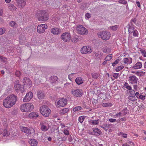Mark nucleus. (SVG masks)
<instances>
[{
	"instance_id": "20e7f679",
	"label": "nucleus",
	"mask_w": 146,
	"mask_h": 146,
	"mask_svg": "<svg viewBox=\"0 0 146 146\" xmlns=\"http://www.w3.org/2000/svg\"><path fill=\"white\" fill-rule=\"evenodd\" d=\"M40 111L42 114L45 117H48L51 113V110L46 105H44L40 108Z\"/></svg>"
},
{
	"instance_id": "a878e982",
	"label": "nucleus",
	"mask_w": 146,
	"mask_h": 146,
	"mask_svg": "<svg viewBox=\"0 0 146 146\" xmlns=\"http://www.w3.org/2000/svg\"><path fill=\"white\" fill-rule=\"evenodd\" d=\"M93 131L95 133V135H97L98 134L101 135L102 134V133L100 130L98 128H94Z\"/></svg>"
},
{
	"instance_id": "a18cd8bd",
	"label": "nucleus",
	"mask_w": 146,
	"mask_h": 146,
	"mask_svg": "<svg viewBox=\"0 0 146 146\" xmlns=\"http://www.w3.org/2000/svg\"><path fill=\"white\" fill-rule=\"evenodd\" d=\"M118 2L120 3L123 4H126L127 3V2L124 0H119L118 1Z\"/></svg>"
},
{
	"instance_id": "7ed1b4c3",
	"label": "nucleus",
	"mask_w": 146,
	"mask_h": 146,
	"mask_svg": "<svg viewBox=\"0 0 146 146\" xmlns=\"http://www.w3.org/2000/svg\"><path fill=\"white\" fill-rule=\"evenodd\" d=\"M20 109L23 112H29L33 110L34 106L32 104L27 103L21 105Z\"/></svg>"
},
{
	"instance_id": "bf43d9fd",
	"label": "nucleus",
	"mask_w": 146,
	"mask_h": 146,
	"mask_svg": "<svg viewBox=\"0 0 146 146\" xmlns=\"http://www.w3.org/2000/svg\"><path fill=\"white\" fill-rule=\"evenodd\" d=\"M131 90V91H130V94L132 95V96H133V95H134V94H135V91L133 90Z\"/></svg>"
},
{
	"instance_id": "338daca9",
	"label": "nucleus",
	"mask_w": 146,
	"mask_h": 146,
	"mask_svg": "<svg viewBox=\"0 0 146 146\" xmlns=\"http://www.w3.org/2000/svg\"><path fill=\"white\" fill-rule=\"evenodd\" d=\"M136 21H137V20L136 19L134 18L133 19L131 20V21H132L134 23V24H135Z\"/></svg>"
},
{
	"instance_id": "052dcab7",
	"label": "nucleus",
	"mask_w": 146,
	"mask_h": 146,
	"mask_svg": "<svg viewBox=\"0 0 146 146\" xmlns=\"http://www.w3.org/2000/svg\"><path fill=\"white\" fill-rule=\"evenodd\" d=\"M100 54V53L99 52H96L95 55L96 57L99 56Z\"/></svg>"
},
{
	"instance_id": "864d4df0",
	"label": "nucleus",
	"mask_w": 146,
	"mask_h": 146,
	"mask_svg": "<svg viewBox=\"0 0 146 146\" xmlns=\"http://www.w3.org/2000/svg\"><path fill=\"white\" fill-rule=\"evenodd\" d=\"M145 96H143V95H141L139 96V97H138V98L141 99V100H144L145 99Z\"/></svg>"
},
{
	"instance_id": "de8ad7c7",
	"label": "nucleus",
	"mask_w": 146,
	"mask_h": 146,
	"mask_svg": "<svg viewBox=\"0 0 146 146\" xmlns=\"http://www.w3.org/2000/svg\"><path fill=\"white\" fill-rule=\"evenodd\" d=\"M5 32V29H2V28H0V35H2Z\"/></svg>"
},
{
	"instance_id": "4d7b16f0",
	"label": "nucleus",
	"mask_w": 146,
	"mask_h": 146,
	"mask_svg": "<svg viewBox=\"0 0 146 146\" xmlns=\"http://www.w3.org/2000/svg\"><path fill=\"white\" fill-rule=\"evenodd\" d=\"M116 119H115L110 118L109 119V121L111 122H113L116 121Z\"/></svg>"
},
{
	"instance_id": "393cba45",
	"label": "nucleus",
	"mask_w": 146,
	"mask_h": 146,
	"mask_svg": "<svg viewBox=\"0 0 146 146\" xmlns=\"http://www.w3.org/2000/svg\"><path fill=\"white\" fill-rule=\"evenodd\" d=\"M58 79V77L56 76H53L51 77V82L52 85H55L56 82Z\"/></svg>"
},
{
	"instance_id": "c756f323",
	"label": "nucleus",
	"mask_w": 146,
	"mask_h": 146,
	"mask_svg": "<svg viewBox=\"0 0 146 146\" xmlns=\"http://www.w3.org/2000/svg\"><path fill=\"white\" fill-rule=\"evenodd\" d=\"M8 8L11 10H16L17 9L16 7L12 4H10L8 6Z\"/></svg>"
},
{
	"instance_id": "423d86ee",
	"label": "nucleus",
	"mask_w": 146,
	"mask_h": 146,
	"mask_svg": "<svg viewBox=\"0 0 146 146\" xmlns=\"http://www.w3.org/2000/svg\"><path fill=\"white\" fill-rule=\"evenodd\" d=\"M76 30L80 34L86 35L88 33V30L82 25H78L76 28Z\"/></svg>"
},
{
	"instance_id": "4468645a",
	"label": "nucleus",
	"mask_w": 146,
	"mask_h": 146,
	"mask_svg": "<svg viewBox=\"0 0 146 146\" xmlns=\"http://www.w3.org/2000/svg\"><path fill=\"white\" fill-rule=\"evenodd\" d=\"M33 94L31 92H30L27 93L25 97L23 99V101L24 102H27L29 101L33 98Z\"/></svg>"
},
{
	"instance_id": "cd10ccee",
	"label": "nucleus",
	"mask_w": 146,
	"mask_h": 146,
	"mask_svg": "<svg viewBox=\"0 0 146 146\" xmlns=\"http://www.w3.org/2000/svg\"><path fill=\"white\" fill-rule=\"evenodd\" d=\"M7 59L6 57L0 55V60L1 61L3 62L6 64L7 62Z\"/></svg>"
},
{
	"instance_id": "6e6552de",
	"label": "nucleus",
	"mask_w": 146,
	"mask_h": 146,
	"mask_svg": "<svg viewBox=\"0 0 146 146\" xmlns=\"http://www.w3.org/2000/svg\"><path fill=\"white\" fill-rule=\"evenodd\" d=\"M60 38L64 41L69 42L70 40L71 35L69 33L65 32L61 35Z\"/></svg>"
},
{
	"instance_id": "e433bc0d",
	"label": "nucleus",
	"mask_w": 146,
	"mask_h": 146,
	"mask_svg": "<svg viewBox=\"0 0 146 146\" xmlns=\"http://www.w3.org/2000/svg\"><path fill=\"white\" fill-rule=\"evenodd\" d=\"M124 67L123 66L121 65L117 67L115 69V70L116 72H119Z\"/></svg>"
},
{
	"instance_id": "13d9d810",
	"label": "nucleus",
	"mask_w": 146,
	"mask_h": 146,
	"mask_svg": "<svg viewBox=\"0 0 146 146\" xmlns=\"http://www.w3.org/2000/svg\"><path fill=\"white\" fill-rule=\"evenodd\" d=\"M118 75H119V74L118 73H115L113 75V77H114L116 79L118 78Z\"/></svg>"
},
{
	"instance_id": "4c0bfd02",
	"label": "nucleus",
	"mask_w": 146,
	"mask_h": 146,
	"mask_svg": "<svg viewBox=\"0 0 146 146\" xmlns=\"http://www.w3.org/2000/svg\"><path fill=\"white\" fill-rule=\"evenodd\" d=\"M82 108L81 106H77L73 108V110L74 111H77L81 109Z\"/></svg>"
},
{
	"instance_id": "a19ab883",
	"label": "nucleus",
	"mask_w": 146,
	"mask_h": 146,
	"mask_svg": "<svg viewBox=\"0 0 146 146\" xmlns=\"http://www.w3.org/2000/svg\"><path fill=\"white\" fill-rule=\"evenodd\" d=\"M127 108H124V109H123L121 112H122V113H123V115H126L127 113Z\"/></svg>"
},
{
	"instance_id": "c03bdc74",
	"label": "nucleus",
	"mask_w": 146,
	"mask_h": 146,
	"mask_svg": "<svg viewBox=\"0 0 146 146\" xmlns=\"http://www.w3.org/2000/svg\"><path fill=\"white\" fill-rule=\"evenodd\" d=\"M119 61V59H117L115 60V62L113 63L112 64V66H115V65L117 64Z\"/></svg>"
},
{
	"instance_id": "2f4dec72",
	"label": "nucleus",
	"mask_w": 146,
	"mask_h": 146,
	"mask_svg": "<svg viewBox=\"0 0 146 146\" xmlns=\"http://www.w3.org/2000/svg\"><path fill=\"white\" fill-rule=\"evenodd\" d=\"M112 105L110 103H104L102 104V106L104 107H111Z\"/></svg>"
},
{
	"instance_id": "aec40b11",
	"label": "nucleus",
	"mask_w": 146,
	"mask_h": 146,
	"mask_svg": "<svg viewBox=\"0 0 146 146\" xmlns=\"http://www.w3.org/2000/svg\"><path fill=\"white\" fill-rule=\"evenodd\" d=\"M75 81L77 84L80 85L83 83L84 80L81 77H78L76 79Z\"/></svg>"
},
{
	"instance_id": "e2e57ef3",
	"label": "nucleus",
	"mask_w": 146,
	"mask_h": 146,
	"mask_svg": "<svg viewBox=\"0 0 146 146\" xmlns=\"http://www.w3.org/2000/svg\"><path fill=\"white\" fill-rule=\"evenodd\" d=\"M111 28L113 30L115 31L117 29V27L116 25H115L114 26H112L111 27Z\"/></svg>"
},
{
	"instance_id": "7c9ffc66",
	"label": "nucleus",
	"mask_w": 146,
	"mask_h": 146,
	"mask_svg": "<svg viewBox=\"0 0 146 146\" xmlns=\"http://www.w3.org/2000/svg\"><path fill=\"white\" fill-rule=\"evenodd\" d=\"M21 84H19V80H16L15 82V85L14 87L15 88H17V87L18 88L21 86Z\"/></svg>"
},
{
	"instance_id": "412c9836",
	"label": "nucleus",
	"mask_w": 146,
	"mask_h": 146,
	"mask_svg": "<svg viewBox=\"0 0 146 146\" xmlns=\"http://www.w3.org/2000/svg\"><path fill=\"white\" fill-rule=\"evenodd\" d=\"M38 113L35 112H32L29 115V117L31 118H35L38 116Z\"/></svg>"
},
{
	"instance_id": "9b49d317",
	"label": "nucleus",
	"mask_w": 146,
	"mask_h": 146,
	"mask_svg": "<svg viewBox=\"0 0 146 146\" xmlns=\"http://www.w3.org/2000/svg\"><path fill=\"white\" fill-rule=\"evenodd\" d=\"M67 99L62 98L57 102L56 106L58 108L64 107L67 104Z\"/></svg>"
},
{
	"instance_id": "dca6fc26",
	"label": "nucleus",
	"mask_w": 146,
	"mask_h": 146,
	"mask_svg": "<svg viewBox=\"0 0 146 146\" xmlns=\"http://www.w3.org/2000/svg\"><path fill=\"white\" fill-rule=\"evenodd\" d=\"M23 84L24 85H27L30 87L31 86L32 82L31 80L29 78H24L23 80Z\"/></svg>"
},
{
	"instance_id": "f8f14e48",
	"label": "nucleus",
	"mask_w": 146,
	"mask_h": 146,
	"mask_svg": "<svg viewBox=\"0 0 146 146\" xmlns=\"http://www.w3.org/2000/svg\"><path fill=\"white\" fill-rule=\"evenodd\" d=\"M71 93L74 96L76 97H80L82 95V90L79 89H72Z\"/></svg>"
},
{
	"instance_id": "bb28decb",
	"label": "nucleus",
	"mask_w": 146,
	"mask_h": 146,
	"mask_svg": "<svg viewBox=\"0 0 146 146\" xmlns=\"http://www.w3.org/2000/svg\"><path fill=\"white\" fill-rule=\"evenodd\" d=\"M40 124L41 125V129L42 131H45L48 130V129L46 125H43V122H41Z\"/></svg>"
},
{
	"instance_id": "ea45409f",
	"label": "nucleus",
	"mask_w": 146,
	"mask_h": 146,
	"mask_svg": "<svg viewBox=\"0 0 146 146\" xmlns=\"http://www.w3.org/2000/svg\"><path fill=\"white\" fill-rule=\"evenodd\" d=\"M92 75V77L95 79H97L99 77V75L97 73H93Z\"/></svg>"
},
{
	"instance_id": "9d476101",
	"label": "nucleus",
	"mask_w": 146,
	"mask_h": 146,
	"mask_svg": "<svg viewBox=\"0 0 146 146\" xmlns=\"http://www.w3.org/2000/svg\"><path fill=\"white\" fill-rule=\"evenodd\" d=\"M47 27V25L46 24H42L38 25L37 28V32L39 33H43L44 32L45 29Z\"/></svg>"
},
{
	"instance_id": "5fc2aeb1",
	"label": "nucleus",
	"mask_w": 146,
	"mask_h": 146,
	"mask_svg": "<svg viewBox=\"0 0 146 146\" xmlns=\"http://www.w3.org/2000/svg\"><path fill=\"white\" fill-rule=\"evenodd\" d=\"M64 133L65 135H68L69 134V131L67 129H65L64 130Z\"/></svg>"
},
{
	"instance_id": "ddd939ff",
	"label": "nucleus",
	"mask_w": 146,
	"mask_h": 146,
	"mask_svg": "<svg viewBox=\"0 0 146 146\" xmlns=\"http://www.w3.org/2000/svg\"><path fill=\"white\" fill-rule=\"evenodd\" d=\"M17 5L20 8H23L26 4V2L25 0H16Z\"/></svg>"
},
{
	"instance_id": "a211bd4d",
	"label": "nucleus",
	"mask_w": 146,
	"mask_h": 146,
	"mask_svg": "<svg viewBox=\"0 0 146 146\" xmlns=\"http://www.w3.org/2000/svg\"><path fill=\"white\" fill-rule=\"evenodd\" d=\"M37 96L38 99L41 100L44 98L45 94L44 92L40 91L38 92Z\"/></svg>"
},
{
	"instance_id": "f257e3e1",
	"label": "nucleus",
	"mask_w": 146,
	"mask_h": 146,
	"mask_svg": "<svg viewBox=\"0 0 146 146\" xmlns=\"http://www.w3.org/2000/svg\"><path fill=\"white\" fill-rule=\"evenodd\" d=\"M17 97L15 95L12 94L5 98L3 101V105L6 108H11L15 105L17 101Z\"/></svg>"
},
{
	"instance_id": "603ef678",
	"label": "nucleus",
	"mask_w": 146,
	"mask_h": 146,
	"mask_svg": "<svg viewBox=\"0 0 146 146\" xmlns=\"http://www.w3.org/2000/svg\"><path fill=\"white\" fill-rule=\"evenodd\" d=\"M99 121V119L96 120L92 121V123L93 125H97L98 124V121Z\"/></svg>"
},
{
	"instance_id": "473e14b6",
	"label": "nucleus",
	"mask_w": 146,
	"mask_h": 146,
	"mask_svg": "<svg viewBox=\"0 0 146 146\" xmlns=\"http://www.w3.org/2000/svg\"><path fill=\"white\" fill-rule=\"evenodd\" d=\"M112 54H110L108 55L105 58V60L106 61H109L112 58Z\"/></svg>"
},
{
	"instance_id": "3c124183",
	"label": "nucleus",
	"mask_w": 146,
	"mask_h": 146,
	"mask_svg": "<svg viewBox=\"0 0 146 146\" xmlns=\"http://www.w3.org/2000/svg\"><path fill=\"white\" fill-rule=\"evenodd\" d=\"M15 75L17 77H19L21 75V72L17 70L16 71Z\"/></svg>"
},
{
	"instance_id": "4be33fe9",
	"label": "nucleus",
	"mask_w": 146,
	"mask_h": 146,
	"mask_svg": "<svg viewBox=\"0 0 146 146\" xmlns=\"http://www.w3.org/2000/svg\"><path fill=\"white\" fill-rule=\"evenodd\" d=\"M142 66V64L140 62H138L135 64L132 67V68L134 69H139Z\"/></svg>"
},
{
	"instance_id": "f704fd0d",
	"label": "nucleus",
	"mask_w": 146,
	"mask_h": 146,
	"mask_svg": "<svg viewBox=\"0 0 146 146\" xmlns=\"http://www.w3.org/2000/svg\"><path fill=\"white\" fill-rule=\"evenodd\" d=\"M71 41L74 43H76L78 41V36H74L71 39Z\"/></svg>"
},
{
	"instance_id": "c85d7f7f",
	"label": "nucleus",
	"mask_w": 146,
	"mask_h": 146,
	"mask_svg": "<svg viewBox=\"0 0 146 146\" xmlns=\"http://www.w3.org/2000/svg\"><path fill=\"white\" fill-rule=\"evenodd\" d=\"M68 108H65L61 110L60 111V113L61 114L63 115L64 113H66L68 111Z\"/></svg>"
},
{
	"instance_id": "72a5a7b5",
	"label": "nucleus",
	"mask_w": 146,
	"mask_h": 146,
	"mask_svg": "<svg viewBox=\"0 0 146 146\" xmlns=\"http://www.w3.org/2000/svg\"><path fill=\"white\" fill-rule=\"evenodd\" d=\"M86 117V116L84 115L80 117L78 119L79 121L81 123H82Z\"/></svg>"
},
{
	"instance_id": "680f3d73",
	"label": "nucleus",
	"mask_w": 146,
	"mask_h": 146,
	"mask_svg": "<svg viewBox=\"0 0 146 146\" xmlns=\"http://www.w3.org/2000/svg\"><path fill=\"white\" fill-rule=\"evenodd\" d=\"M85 16L86 17H87V18L89 19L90 18V14L89 13H87L85 15Z\"/></svg>"
},
{
	"instance_id": "5701e85b",
	"label": "nucleus",
	"mask_w": 146,
	"mask_h": 146,
	"mask_svg": "<svg viewBox=\"0 0 146 146\" xmlns=\"http://www.w3.org/2000/svg\"><path fill=\"white\" fill-rule=\"evenodd\" d=\"M29 143L32 146H36L37 144V141L36 140L33 139H31L29 141Z\"/></svg>"
},
{
	"instance_id": "774afa93",
	"label": "nucleus",
	"mask_w": 146,
	"mask_h": 146,
	"mask_svg": "<svg viewBox=\"0 0 146 146\" xmlns=\"http://www.w3.org/2000/svg\"><path fill=\"white\" fill-rule=\"evenodd\" d=\"M3 14V11L2 9H0V16H2Z\"/></svg>"
},
{
	"instance_id": "2eb2a0df",
	"label": "nucleus",
	"mask_w": 146,
	"mask_h": 146,
	"mask_svg": "<svg viewBox=\"0 0 146 146\" xmlns=\"http://www.w3.org/2000/svg\"><path fill=\"white\" fill-rule=\"evenodd\" d=\"M129 81L132 84L137 83L138 79L136 76L132 74L129 77Z\"/></svg>"
},
{
	"instance_id": "49530a36",
	"label": "nucleus",
	"mask_w": 146,
	"mask_h": 146,
	"mask_svg": "<svg viewBox=\"0 0 146 146\" xmlns=\"http://www.w3.org/2000/svg\"><path fill=\"white\" fill-rule=\"evenodd\" d=\"M119 134L121 135L123 138H125L127 137V134H126L123 133H122L120 132Z\"/></svg>"
},
{
	"instance_id": "6e6d98bb",
	"label": "nucleus",
	"mask_w": 146,
	"mask_h": 146,
	"mask_svg": "<svg viewBox=\"0 0 146 146\" xmlns=\"http://www.w3.org/2000/svg\"><path fill=\"white\" fill-rule=\"evenodd\" d=\"M108 48L107 47H104L103 49V51L104 53H106L108 52Z\"/></svg>"
},
{
	"instance_id": "39448f33",
	"label": "nucleus",
	"mask_w": 146,
	"mask_h": 146,
	"mask_svg": "<svg viewBox=\"0 0 146 146\" xmlns=\"http://www.w3.org/2000/svg\"><path fill=\"white\" fill-rule=\"evenodd\" d=\"M97 35L99 37H100L103 40H106L109 39L111 36L110 33L108 31L98 33Z\"/></svg>"
},
{
	"instance_id": "09e8293b",
	"label": "nucleus",
	"mask_w": 146,
	"mask_h": 146,
	"mask_svg": "<svg viewBox=\"0 0 146 146\" xmlns=\"http://www.w3.org/2000/svg\"><path fill=\"white\" fill-rule=\"evenodd\" d=\"M138 34V32L137 30H135L133 32V35L134 36H136Z\"/></svg>"
},
{
	"instance_id": "8fccbe9b",
	"label": "nucleus",
	"mask_w": 146,
	"mask_h": 146,
	"mask_svg": "<svg viewBox=\"0 0 146 146\" xmlns=\"http://www.w3.org/2000/svg\"><path fill=\"white\" fill-rule=\"evenodd\" d=\"M15 24H16V23L14 21H12L9 23L10 25L12 27L15 26Z\"/></svg>"
},
{
	"instance_id": "c9c22d12",
	"label": "nucleus",
	"mask_w": 146,
	"mask_h": 146,
	"mask_svg": "<svg viewBox=\"0 0 146 146\" xmlns=\"http://www.w3.org/2000/svg\"><path fill=\"white\" fill-rule=\"evenodd\" d=\"M134 28L129 26V33H132L134 31Z\"/></svg>"
},
{
	"instance_id": "69168bd1",
	"label": "nucleus",
	"mask_w": 146,
	"mask_h": 146,
	"mask_svg": "<svg viewBox=\"0 0 146 146\" xmlns=\"http://www.w3.org/2000/svg\"><path fill=\"white\" fill-rule=\"evenodd\" d=\"M122 113L121 112H119L118 113L116 114V116L118 117V116H121Z\"/></svg>"
},
{
	"instance_id": "0eeeda50",
	"label": "nucleus",
	"mask_w": 146,
	"mask_h": 146,
	"mask_svg": "<svg viewBox=\"0 0 146 146\" xmlns=\"http://www.w3.org/2000/svg\"><path fill=\"white\" fill-rule=\"evenodd\" d=\"M21 131L27 134L29 136H33L35 134V131L32 128H29L27 127H24L21 129Z\"/></svg>"
},
{
	"instance_id": "79ce46f5",
	"label": "nucleus",
	"mask_w": 146,
	"mask_h": 146,
	"mask_svg": "<svg viewBox=\"0 0 146 146\" xmlns=\"http://www.w3.org/2000/svg\"><path fill=\"white\" fill-rule=\"evenodd\" d=\"M104 126H101V127L104 129L106 131L109 128V126L107 124L105 125Z\"/></svg>"
},
{
	"instance_id": "b1692460",
	"label": "nucleus",
	"mask_w": 146,
	"mask_h": 146,
	"mask_svg": "<svg viewBox=\"0 0 146 146\" xmlns=\"http://www.w3.org/2000/svg\"><path fill=\"white\" fill-rule=\"evenodd\" d=\"M123 60L125 64H131L132 62V59L131 58H124Z\"/></svg>"
},
{
	"instance_id": "f03ea898",
	"label": "nucleus",
	"mask_w": 146,
	"mask_h": 146,
	"mask_svg": "<svg viewBox=\"0 0 146 146\" xmlns=\"http://www.w3.org/2000/svg\"><path fill=\"white\" fill-rule=\"evenodd\" d=\"M36 15L39 21H46L49 18L48 13L45 10L39 11Z\"/></svg>"
},
{
	"instance_id": "1a4fd4ad",
	"label": "nucleus",
	"mask_w": 146,
	"mask_h": 146,
	"mask_svg": "<svg viewBox=\"0 0 146 146\" xmlns=\"http://www.w3.org/2000/svg\"><path fill=\"white\" fill-rule=\"evenodd\" d=\"M92 51L90 46H83L80 49L81 52L83 54L90 53Z\"/></svg>"
},
{
	"instance_id": "0e129e2a",
	"label": "nucleus",
	"mask_w": 146,
	"mask_h": 146,
	"mask_svg": "<svg viewBox=\"0 0 146 146\" xmlns=\"http://www.w3.org/2000/svg\"><path fill=\"white\" fill-rule=\"evenodd\" d=\"M126 88L129 90H131V87L128 85V86H127Z\"/></svg>"
},
{
	"instance_id": "58836bf2",
	"label": "nucleus",
	"mask_w": 146,
	"mask_h": 146,
	"mask_svg": "<svg viewBox=\"0 0 146 146\" xmlns=\"http://www.w3.org/2000/svg\"><path fill=\"white\" fill-rule=\"evenodd\" d=\"M9 133H8L7 130L6 129H4L3 131V136H7L9 135Z\"/></svg>"
},
{
	"instance_id": "f3484780",
	"label": "nucleus",
	"mask_w": 146,
	"mask_h": 146,
	"mask_svg": "<svg viewBox=\"0 0 146 146\" xmlns=\"http://www.w3.org/2000/svg\"><path fill=\"white\" fill-rule=\"evenodd\" d=\"M61 30L58 28L54 27L51 29V32L53 35H58L60 34Z\"/></svg>"
},
{
	"instance_id": "6ab92c4d",
	"label": "nucleus",
	"mask_w": 146,
	"mask_h": 146,
	"mask_svg": "<svg viewBox=\"0 0 146 146\" xmlns=\"http://www.w3.org/2000/svg\"><path fill=\"white\" fill-rule=\"evenodd\" d=\"M21 86L19 87H17V88H15V90L17 93H19L20 92L21 93H23L24 91V87L23 85H21Z\"/></svg>"
},
{
	"instance_id": "37998d69",
	"label": "nucleus",
	"mask_w": 146,
	"mask_h": 146,
	"mask_svg": "<svg viewBox=\"0 0 146 146\" xmlns=\"http://www.w3.org/2000/svg\"><path fill=\"white\" fill-rule=\"evenodd\" d=\"M128 99L132 101H134L135 100V98L133 97V96H129L128 98Z\"/></svg>"
}]
</instances>
